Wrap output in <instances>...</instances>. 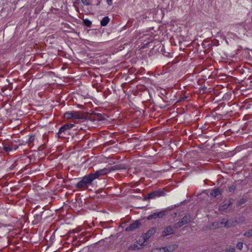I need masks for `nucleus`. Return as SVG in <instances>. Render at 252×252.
<instances>
[{
  "label": "nucleus",
  "instance_id": "f8f14e48",
  "mask_svg": "<svg viewBox=\"0 0 252 252\" xmlns=\"http://www.w3.org/2000/svg\"><path fill=\"white\" fill-rule=\"evenodd\" d=\"M167 252H172L178 248V246L176 244L171 245L165 247Z\"/></svg>",
  "mask_w": 252,
  "mask_h": 252
},
{
  "label": "nucleus",
  "instance_id": "39448f33",
  "mask_svg": "<svg viewBox=\"0 0 252 252\" xmlns=\"http://www.w3.org/2000/svg\"><path fill=\"white\" fill-rule=\"evenodd\" d=\"M165 215V212L164 211H161L158 212L154 213L150 215H149L147 219L148 220H155L157 218H162Z\"/></svg>",
  "mask_w": 252,
  "mask_h": 252
},
{
  "label": "nucleus",
  "instance_id": "aec40b11",
  "mask_svg": "<svg viewBox=\"0 0 252 252\" xmlns=\"http://www.w3.org/2000/svg\"><path fill=\"white\" fill-rule=\"evenodd\" d=\"M247 201L246 199L245 198H242L238 202L237 205L238 206L242 205V204H244Z\"/></svg>",
  "mask_w": 252,
  "mask_h": 252
},
{
  "label": "nucleus",
  "instance_id": "dca6fc26",
  "mask_svg": "<svg viewBox=\"0 0 252 252\" xmlns=\"http://www.w3.org/2000/svg\"><path fill=\"white\" fill-rule=\"evenodd\" d=\"M154 252H167L166 248L162 247L160 248H156L154 249Z\"/></svg>",
  "mask_w": 252,
  "mask_h": 252
},
{
  "label": "nucleus",
  "instance_id": "ddd939ff",
  "mask_svg": "<svg viewBox=\"0 0 252 252\" xmlns=\"http://www.w3.org/2000/svg\"><path fill=\"white\" fill-rule=\"evenodd\" d=\"M109 21L110 19L108 16L103 17L100 22L101 26L102 27L106 26Z\"/></svg>",
  "mask_w": 252,
  "mask_h": 252
},
{
  "label": "nucleus",
  "instance_id": "b1692460",
  "mask_svg": "<svg viewBox=\"0 0 252 252\" xmlns=\"http://www.w3.org/2000/svg\"><path fill=\"white\" fill-rule=\"evenodd\" d=\"M107 3L108 5H111L112 4V0H106Z\"/></svg>",
  "mask_w": 252,
  "mask_h": 252
},
{
  "label": "nucleus",
  "instance_id": "4468645a",
  "mask_svg": "<svg viewBox=\"0 0 252 252\" xmlns=\"http://www.w3.org/2000/svg\"><path fill=\"white\" fill-rule=\"evenodd\" d=\"M64 117L67 119H73L72 111L66 112L64 115Z\"/></svg>",
  "mask_w": 252,
  "mask_h": 252
},
{
  "label": "nucleus",
  "instance_id": "a878e982",
  "mask_svg": "<svg viewBox=\"0 0 252 252\" xmlns=\"http://www.w3.org/2000/svg\"><path fill=\"white\" fill-rule=\"evenodd\" d=\"M230 252H235V249L232 248L231 250H230Z\"/></svg>",
  "mask_w": 252,
  "mask_h": 252
},
{
  "label": "nucleus",
  "instance_id": "a211bd4d",
  "mask_svg": "<svg viewBox=\"0 0 252 252\" xmlns=\"http://www.w3.org/2000/svg\"><path fill=\"white\" fill-rule=\"evenodd\" d=\"M3 150L5 152L11 151L12 150V147L10 146H4L3 147Z\"/></svg>",
  "mask_w": 252,
  "mask_h": 252
},
{
  "label": "nucleus",
  "instance_id": "9d476101",
  "mask_svg": "<svg viewBox=\"0 0 252 252\" xmlns=\"http://www.w3.org/2000/svg\"><path fill=\"white\" fill-rule=\"evenodd\" d=\"M174 226L172 227L171 225L166 226L162 232V236L165 237L173 234L174 232Z\"/></svg>",
  "mask_w": 252,
  "mask_h": 252
},
{
  "label": "nucleus",
  "instance_id": "4be33fe9",
  "mask_svg": "<svg viewBox=\"0 0 252 252\" xmlns=\"http://www.w3.org/2000/svg\"><path fill=\"white\" fill-rule=\"evenodd\" d=\"M235 189H236V187H235V186L232 185V186H230V187L228 188V190H229V192H232V191H233Z\"/></svg>",
  "mask_w": 252,
  "mask_h": 252
},
{
  "label": "nucleus",
  "instance_id": "5701e85b",
  "mask_svg": "<svg viewBox=\"0 0 252 252\" xmlns=\"http://www.w3.org/2000/svg\"><path fill=\"white\" fill-rule=\"evenodd\" d=\"M82 2L85 5H90L91 3L87 0H81Z\"/></svg>",
  "mask_w": 252,
  "mask_h": 252
},
{
  "label": "nucleus",
  "instance_id": "6ab92c4d",
  "mask_svg": "<svg viewBox=\"0 0 252 252\" xmlns=\"http://www.w3.org/2000/svg\"><path fill=\"white\" fill-rule=\"evenodd\" d=\"M34 140V136H31L29 139L27 143L29 144L30 146L31 143H32Z\"/></svg>",
  "mask_w": 252,
  "mask_h": 252
},
{
  "label": "nucleus",
  "instance_id": "0eeeda50",
  "mask_svg": "<svg viewBox=\"0 0 252 252\" xmlns=\"http://www.w3.org/2000/svg\"><path fill=\"white\" fill-rule=\"evenodd\" d=\"M73 119L83 120L86 119L87 116L83 112L72 111Z\"/></svg>",
  "mask_w": 252,
  "mask_h": 252
},
{
  "label": "nucleus",
  "instance_id": "393cba45",
  "mask_svg": "<svg viewBox=\"0 0 252 252\" xmlns=\"http://www.w3.org/2000/svg\"><path fill=\"white\" fill-rule=\"evenodd\" d=\"M98 119L99 120H103V116L101 114H99L98 115Z\"/></svg>",
  "mask_w": 252,
  "mask_h": 252
},
{
  "label": "nucleus",
  "instance_id": "1a4fd4ad",
  "mask_svg": "<svg viewBox=\"0 0 252 252\" xmlns=\"http://www.w3.org/2000/svg\"><path fill=\"white\" fill-rule=\"evenodd\" d=\"M156 231L157 230L155 227H152L146 233H145L143 235V238L144 242H146L148 239L152 237L156 232Z\"/></svg>",
  "mask_w": 252,
  "mask_h": 252
},
{
  "label": "nucleus",
  "instance_id": "20e7f679",
  "mask_svg": "<svg viewBox=\"0 0 252 252\" xmlns=\"http://www.w3.org/2000/svg\"><path fill=\"white\" fill-rule=\"evenodd\" d=\"M73 124H65L59 130L58 133V137L60 138H63L65 137V132L68 129L74 126Z\"/></svg>",
  "mask_w": 252,
  "mask_h": 252
},
{
  "label": "nucleus",
  "instance_id": "9b49d317",
  "mask_svg": "<svg viewBox=\"0 0 252 252\" xmlns=\"http://www.w3.org/2000/svg\"><path fill=\"white\" fill-rule=\"evenodd\" d=\"M221 193H222V190L219 188H217V189H213L211 191L210 194L211 196H212L213 197H216V196H218L219 195H220Z\"/></svg>",
  "mask_w": 252,
  "mask_h": 252
},
{
  "label": "nucleus",
  "instance_id": "412c9836",
  "mask_svg": "<svg viewBox=\"0 0 252 252\" xmlns=\"http://www.w3.org/2000/svg\"><path fill=\"white\" fill-rule=\"evenodd\" d=\"M243 243L242 242H238L236 245V248L239 250H241L243 248Z\"/></svg>",
  "mask_w": 252,
  "mask_h": 252
},
{
  "label": "nucleus",
  "instance_id": "6e6552de",
  "mask_svg": "<svg viewBox=\"0 0 252 252\" xmlns=\"http://www.w3.org/2000/svg\"><path fill=\"white\" fill-rule=\"evenodd\" d=\"M141 223L139 221L136 220L131 223L126 228V231H132L136 229L139 228L141 225Z\"/></svg>",
  "mask_w": 252,
  "mask_h": 252
},
{
  "label": "nucleus",
  "instance_id": "2eb2a0df",
  "mask_svg": "<svg viewBox=\"0 0 252 252\" xmlns=\"http://www.w3.org/2000/svg\"><path fill=\"white\" fill-rule=\"evenodd\" d=\"M243 235L249 238L252 237V228L250 229L248 231L245 232L244 233Z\"/></svg>",
  "mask_w": 252,
  "mask_h": 252
},
{
  "label": "nucleus",
  "instance_id": "f03ea898",
  "mask_svg": "<svg viewBox=\"0 0 252 252\" xmlns=\"http://www.w3.org/2000/svg\"><path fill=\"white\" fill-rule=\"evenodd\" d=\"M166 190L164 189H160L158 190L153 191L145 196V200L155 199L156 197L164 196L166 195Z\"/></svg>",
  "mask_w": 252,
  "mask_h": 252
},
{
  "label": "nucleus",
  "instance_id": "423d86ee",
  "mask_svg": "<svg viewBox=\"0 0 252 252\" xmlns=\"http://www.w3.org/2000/svg\"><path fill=\"white\" fill-rule=\"evenodd\" d=\"M145 242H141L140 240L134 242L133 244H131L129 247L128 250L130 251H134L136 250H139L143 248L144 246V244Z\"/></svg>",
  "mask_w": 252,
  "mask_h": 252
},
{
  "label": "nucleus",
  "instance_id": "f257e3e1",
  "mask_svg": "<svg viewBox=\"0 0 252 252\" xmlns=\"http://www.w3.org/2000/svg\"><path fill=\"white\" fill-rule=\"evenodd\" d=\"M110 170L107 168H104L95 171L94 173H90L84 176L81 180L78 182L75 187L80 190H85L92 185L93 182L99 177L109 173Z\"/></svg>",
  "mask_w": 252,
  "mask_h": 252
},
{
  "label": "nucleus",
  "instance_id": "f3484780",
  "mask_svg": "<svg viewBox=\"0 0 252 252\" xmlns=\"http://www.w3.org/2000/svg\"><path fill=\"white\" fill-rule=\"evenodd\" d=\"M83 23L88 27H90L92 25V22L87 19L83 20Z\"/></svg>",
  "mask_w": 252,
  "mask_h": 252
},
{
  "label": "nucleus",
  "instance_id": "7ed1b4c3",
  "mask_svg": "<svg viewBox=\"0 0 252 252\" xmlns=\"http://www.w3.org/2000/svg\"><path fill=\"white\" fill-rule=\"evenodd\" d=\"M191 220V217L189 215H186L183 218H182L178 222L174 224L175 228H179L183 225L186 224Z\"/></svg>",
  "mask_w": 252,
  "mask_h": 252
}]
</instances>
